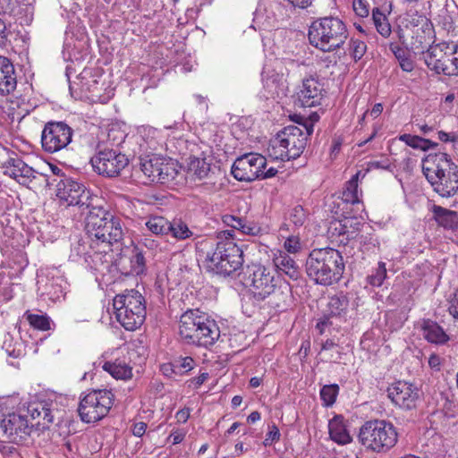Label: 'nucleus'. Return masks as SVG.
<instances>
[{
	"label": "nucleus",
	"mask_w": 458,
	"mask_h": 458,
	"mask_svg": "<svg viewBox=\"0 0 458 458\" xmlns=\"http://www.w3.org/2000/svg\"><path fill=\"white\" fill-rule=\"evenodd\" d=\"M28 413L32 420H37L36 424L42 428H47L54 421L51 403L46 401L30 403L28 406Z\"/></svg>",
	"instance_id": "nucleus-22"
},
{
	"label": "nucleus",
	"mask_w": 458,
	"mask_h": 458,
	"mask_svg": "<svg viewBox=\"0 0 458 458\" xmlns=\"http://www.w3.org/2000/svg\"><path fill=\"white\" fill-rule=\"evenodd\" d=\"M323 88L318 79L310 76L302 80L297 92V98L301 106L311 107L321 104Z\"/></svg>",
	"instance_id": "nucleus-20"
},
{
	"label": "nucleus",
	"mask_w": 458,
	"mask_h": 458,
	"mask_svg": "<svg viewBox=\"0 0 458 458\" xmlns=\"http://www.w3.org/2000/svg\"><path fill=\"white\" fill-rule=\"evenodd\" d=\"M360 176H365V173L358 171L348 182H346L342 193V199L344 202L355 204L359 202L358 181Z\"/></svg>",
	"instance_id": "nucleus-35"
},
{
	"label": "nucleus",
	"mask_w": 458,
	"mask_h": 458,
	"mask_svg": "<svg viewBox=\"0 0 458 458\" xmlns=\"http://www.w3.org/2000/svg\"><path fill=\"white\" fill-rule=\"evenodd\" d=\"M352 8L354 13L360 17H367L369 13V4L364 0H353Z\"/></svg>",
	"instance_id": "nucleus-49"
},
{
	"label": "nucleus",
	"mask_w": 458,
	"mask_h": 458,
	"mask_svg": "<svg viewBox=\"0 0 458 458\" xmlns=\"http://www.w3.org/2000/svg\"><path fill=\"white\" fill-rule=\"evenodd\" d=\"M389 49L399 62V65L403 71L410 72L414 69L413 61L411 59L409 50L402 47L395 43L389 45Z\"/></svg>",
	"instance_id": "nucleus-36"
},
{
	"label": "nucleus",
	"mask_w": 458,
	"mask_h": 458,
	"mask_svg": "<svg viewBox=\"0 0 458 458\" xmlns=\"http://www.w3.org/2000/svg\"><path fill=\"white\" fill-rule=\"evenodd\" d=\"M437 134L438 139L443 142H454L456 140V136L454 133H447L444 131H439Z\"/></svg>",
	"instance_id": "nucleus-60"
},
{
	"label": "nucleus",
	"mask_w": 458,
	"mask_h": 458,
	"mask_svg": "<svg viewBox=\"0 0 458 458\" xmlns=\"http://www.w3.org/2000/svg\"><path fill=\"white\" fill-rule=\"evenodd\" d=\"M417 45L412 43L411 50L421 54L427 67L437 74L458 76V44L454 41H442L424 46L420 39Z\"/></svg>",
	"instance_id": "nucleus-5"
},
{
	"label": "nucleus",
	"mask_w": 458,
	"mask_h": 458,
	"mask_svg": "<svg viewBox=\"0 0 458 458\" xmlns=\"http://www.w3.org/2000/svg\"><path fill=\"white\" fill-rule=\"evenodd\" d=\"M247 282L250 284V291L256 301L268 299V304L276 310H284L291 297L289 285L277 287L278 280L276 272L262 265L253 264L247 268Z\"/></svg>",
	"instance_id": "nucleus-1"
},
{
	"label": "nucleus",
	"mask_w": 458,
	"mask_h": 458,
	"mask_svg": "<svg viewBox=\"0 0 458 458\" xmlns=\"http://www.w3.org/2000/svg\"><path fill=\"white\" fill-rule=\"evenodd\" d=\"M222 221L226 226L231 227L233 230H238L242 234L258 235L261 230L260 227L254 223L249 222L245 218L229 214L224 215L222 216Z\"/></svg>",
	"instance_id": "nucleus-25"
},
{
	"label": "nucleus",
	"mask_w": 458,
	"mask_h": 458,
	"mask_svg": "<svg viewBox=\"0 0 458 458\" xmlns=\"http://www.w3.org/2000/svg\"><path fill=\"white\" fill-rule=\"evenodd\" d=\"M164 157L157 154H149L144 157H140L139 165L141 172L150 182H154L157 177V173L161 165H163Z\"/></svg>",
	"instance_id": "nucleus-28"
},
{
	"label": "nucleus",
	"mask_w": 458,
	"mask_h": 458,
	"mask_svg": "<svg viewBox=\"0 0 458 458\" xmlns=\"http://www.w3.org/2000/svg\"><path fill=\"white\" fill-rule=\"evenodd\" d=\"M367 46L364 41L360 39H352L350 42V53L355 60L362 58L366 53Z\"/></svg>",
	"instance_id": "nucleus-48"
},
{
	"label": "nucleus",
	"mask_w": 458,
	"mask_h": 458,
	"mask_svg": "<svg viewBox=\"0 0 458 458\" xmlns=\"http://www.w3.org/2000/svg\"><path fill=\"white\" fill-rule=\"evenodd\" d=\"M175 417L179 422L184 423L190 417V410L187 408L182 409L176 412Z\"/></svg>",
	"instance_id": "nucleus-62"
},
{
	"label": "nucleus",
	"mask_w": 458,
	"mask_h": 458,
	"mask_svg": "<svg viewBox=\"0 0 458 458\" xmlns=\"http://www.w3.org/2000/svg\"><path fill=\"white\" fill-rule=\"evenodd\" d=\"M140 244L148 248V250H155L158 247L159 243L156 240L150 239L147 234H144L140 240Z\"/></svg>",
	"instance_id": "nucleus-57"
},
{
	"label": "nucleus",
	"mask_w": 458,
	"mask_h": 458,
	"mask_svg": "<svg viewBox=\"0 0 458 458\" xmlns=\"http://www.w3.org/2000/svg\"><path fill=\"white\" fill-rule=\"evenodd\" d=\"M349 36L345 23L335 16L314 20L309 29L310 45L323 52L342 48Z\"/></svg>",
	"instance_id": "nucleus-7"
},
{
	"label": "nucleus",
	"mask_w": 458,
	"mask_h": 458,
	"mask_svg": "<svg viewBox=\"0 0 458 458\" xmlns=\"http://www.w3.org/2000/svg\"><path fill=\"white\" fill-rule=\"evenodd\" d=\"M56 196L67 206L89 208V191L86 187L71 177L64 176L56 182Z\"/></svg>",
	"instance_id": "nucleus-15"
},
{
	"label": "nucleus",
	"mask_w": 458,
	"mask_h": 458,
	"mask_svg": "<svg viewBox=\"0 0 458 458\" xmlns=\"http://www.w3.org/2000/svg\"><path fill=\"white\" fill-rule=\"evenodd\" d=\"M284 248L289 253H296L301 249L299 239L295 237H289L284 242Z\"/></svg>",
	"instance_id": "nucleus-52"
},
{
	"label": "nucleus",
	"mask_w": 458,
	"mask_h": 458,
	"mask_svg": "<svg viewBox=\"0 0 458 458\" xmlns=\"http://www.w3.org/2000/svg\"><path fill=\"white\" fill-rule=\"evenodd\" d=\"M194 360L191 357H185L180 360L174 362V368L171 367V370L174 374H183L193 369Z\"/></svg>",
	"instance_id": "nucleus-47"
},
{
	"label": "nucleus",
	"mask_w": 458,
	"mask_h": 458,
	"mask_svg": "<svg viewBox=\"0 0 458 458\" xmlns=\"http://www.w3.org/2000/svg\"><path fill=\"white\" fill-rule=\"evenodd\" d=\"M314 0H287L289 4L294 8L307 9L312 6ZM318 12L327 13L328 11L335 10L336 6L335 0H318Z\"/></svg>",
	"instance_id": "nucleus-37"
},
{
	"label": "nucleus",
	"mask_w": 458,
	"mask_h": 458,
	"mask_svg": "<svg viewBox=\"0 0 458 458\" xmlns=\"http://www.w3.org/2000/svg\"><path fill=\"white\" fill-rule=\"evenodd\" d=\"M420 327L423 336L428 343L445 344L448 342L449 336L437 322L431 319H423Z\"/></svg>",
	"instance_id": "nucleus-24"
},
{
	"label": "nucleus",
	"mask_w": 458,
	"mask_h": 458,
	"mask_svg": "<svg viewBox=\"0 0 458 458\" xmlns=\"http://www.w3.org/2000/svg\"><path fill=\"white\" fill-rule=\"evenodd\" d=\"M267 167L266 158L254 153L245 154L236 158L231 169L232 175L240 182H252L259 179L260 172Z\"/></svg>",
	"instance_id": "nucleus-16"
},
{
	"label": "nucleus",
	"mask_w": 458,
	"mask_h": 458,
	"mask_svg": "<svg viewBox=\"0 0 458 458\" xmlns=\"http://www.w3.org/2000/svg\"><path fill=\"white\" fill-rule=\"evenodd\" d=\"M449 312L454 318L458 319V292L454 294V297L451 301Z\"/></svg>",
	"instance_id": "nucleus-59"
},
{
	"label": "nucleus",
	"mask_w": 458,
	"mask_h": 458,
	"mask_svg": "<svg viewBox=\"0 0 458 458\" xmlns=\"http://www.w3.org/2000/svg\"><path fill=\"white\" fill-rule=\"evenodd\" d=\"M386 278V263L379 261L377 267L372 270V273L367 277L368 283L375 287H379L383 284Z\"/></svg>",
	"instance_id": "nucleus-42"
},
{
	"label": "nucleus",
	"mask_w": 458,
	"mask_h": 458,
	"mask_svg": "<svg viewBox=\"0 0 458 458\" xmlns=\"http://www.w3.org/2000/svg\"><path fill=\"white\" fill-rule=\"evenodd\" d=\"M179 335L186 344L209 347L220 337L215 319L199 310H188L180 317Z\"/></svg>",
	"instance_id": "nucleus-2"
},
{
	"label": "nucleus",
	"mask_w": 458,
	"mask_h": 458,
	"mask_svg": "<svg viewBox=\"0 0 458 458\" xmlns=\"http://www.w3.org/2000/svg\"><path fill=\"white\" fill-rule=\"evenodd\" d=\"M128 242L132 245L130 256V273L135 276H140L146 272V259L143 250L139 245H133L130 238Z\"/></svg>",
	"instance_id": "nucleus-30"
},
{
	"label": "nucleus",
	"mask_w": 458,
	"mask_h": 458,
	"mask_svg": "<svg viewBox=\"0 0 458 458\" xmlns=\"http://www.w3.org/2000/svg\"><path fill=\"white\" fill-rule=\"evenodd\" d=\"M399 140L404 142L407 146L422 151H428L429 149H435L438 143L432 141L428 139L422 138L418 135H411L404 133L399 136Z\"/></svg>",
	"instance_id": "nucleus-33"
},
{
	"label": "nucleus",
	"mask_w": 458,
	"mask_h": 458,
	"mask_svg": "<svg viewBox=\"0 0 458 458\" xmlns=\"http://www.w3.org/2000/svg\"><path fill=\"white\" fill-rule=\"evenodd\" d=\"M26 318L30 325L36 329L47 331L51 328V319L46 314L38 315L29 313L26 314Z\"/></svg>",
	"instance_id": "nucleus-44"
},
{
	"label": "nucleus",
	"mask_w": 458,
	"mask_h": 458,
	"mask_svg": "<svg viewBox=\"0 0 458 458\" xmlns=\"http://www.w3.org/2000/svg\"><path fill=\"white\" fill-rule=\"evenodd\" d=\"M0 453L4 458H21L19 450L12 445H0Z\"/></svg>",
	"instance_id": "nucleus-50"
},
{
	"label": "nucleus",
	"mask_w": 458,
	"mask_h": 458,
	"mask_svg": "<svg viewBox=\"0 0 458 458\" xmlns=\"http://www.w3.org/2000/svg\"><path fill=\"white\" fill-rule=\"evenodd\" d=\"M1 168L5 175L13 178L21 185H28L32 180L36 179L38 174L17 155L9 157L8 159L2 164Z\"/></svg>",
	"instance_id": "nucleus-19"
},
{
	"label": "nucleus",
	"mask_w": 458,
	"mask_h": 458,
	"mask_svg": "<svg viewBox=\"0 0 458 458\" xmlns=\"http://www.w3.org/2000/svg\"><path fill=\"white\" fill-rule=\"evenodd\" d=\"M432 212L437 223L447 229H454L458 225V214L455 211H452L442 208L440 206L434 205Z\"/></svg>",
	"instance_id": "nucleus-31"
},
{
	"label": "nucleus",
	"mask_w": 458,
	"mask_h": 458,
	"mask_svg": "<svg viewBox=\"0 0 458 458\" xmlns=\"http://www.w3.org/2000/svg\"><path fill=\"white\" fill-rule=\"evenodd\" d=\"M307 215L304 208L297 205L293 208L289 213V220L296 227L301 226L306 221Z\"/></svg>",
	"instance_id": "nucleus-46"
},
{
	"label": "nucleus",
	"mask_w": 458,
	"mask_h": 458,
	"mask_svg": "<svg viewBox=\"0 0 458 458\" xmlns=\"http://www.w3.org/2000/svg\"><path fill=\"white\" fill-rule=\"evenodd\" d=\"M259 179L272 178L277 174V170L274 167H270L268 169H262L260 172Z\"/></svg>",
	"instance_id": "nucleus-63"
},
{
	"label": "nucleus",
	"mask_w": 458,
	"mask_h": 458,
	"mask_svg": "<svg viewBox=\"0 0 458 458\" xmlns=\"http://www.w3.org/2000/svg\"><path fill=\"white\" fill-rule=\"evenodd\" d=\"M114 395L110 390H92L81 398L78 412L86 423H94L105 418L114 404Z\"/></svg>",
	"instance_id": "nucleus-11"
},
{
	"label": "nucleus",
	"mask_w": 458,
	"mask_h": 458,
	"mask_svg": "<svg viewBox=\"0 0 458 458\" xmlns=\"http://www.w3.org/2000/svg\"><path fill=\"white\" fill-rule=\"evenodd\" d=\"M327 307L329 317L345 318L349 311V298L344 293L335 294L329 297Z\"/></svg>",
	"instance_id": "nucleus-27"
},
{
	"label": "nucleus",
	"mask_w": 458,
	"mask_h": 458,
	"mask_svg": "<svg viewBox=\"0 0 458 458\" xmlns=\"http://www.w3.org/2000/svg\"><path fill=\"white\" fill-rule=\"evenodd\" d=\"M148 232L157 236L169 233L168 220L163 216H152L146 223Z\"/></svg>",
	"instance_id": "nucleus-38"
},
{
	"label": "nucleus",
	"mask_w": 458,
	"mask_h": 458,
	"mask_svg": "<svg viewBox=\"0 0 458 458\" xmlns=\"http://www.w3.org/2000/svg\"><path fill=\"white\" fill-rule=\"evenodd\" d=\"M424 162L422 172L427 180L440 196L449 198L458 191V167L445 153L428 155Z\"/></svg>",
	"instance_id": "nucleus-6"
},
{
	"label": "nucleus",
	"mask_w": 458,
	"mask_h": 458,
	"mask_svg": "<svg viewBox=\"0 0 458 458\" xmlns=\"http://www.w3.org/2000/svg\"><path fill=\"white\" fill-rule=\"evenodd\" d=\"M14 9L12 0H0V13L10 14Z\"/></svg>",
	"instance_id": "nucleus-54"
},
{
	"label": "nucleus",
	"mask_w": 458,
	"mask_h": 458,
	"mask_svg": "<svg viewBox=\"0 0 458 458\" xmlns=\"http://www.w3.org/2000/svg\"><path fill=\"white\" fill-rule=\"evenodd\" d=\"M359 442L368 450L386 453L398 441L395 427L385 420H370L360 428Z\"/></svg>",
	"instance_id": "nucleus-8"
},
{
	"label": "nucleus",
	"mask_w": 458,
	"mask_h": 458,
	"mask_svg": "<svg viewBox=\"0 0 458 458\" xmlns=\"http://www.w3.org/2000/svg\"><path fill=\"white\" fill-rule=\"evenodd\" d=\"M113 306L117 321L128 331L136 330L145 321V299L136 290H126L117 294Z\"/></svg>",
	"instance_id": "nucleus-9"
},
{
	"label": "nucleus",
	"mask_w": 458,
	"mask_h": 458,
	"mask_svg": "<svg viewBox=\"0 0 458 458\" xmlns=\"http://www.w3.org/2000/svg\"><path fill=\"white\" fill-rule=\"evenodd\" d=\"M169 233L179 240H185L190 238L192 233L190 231L188 225L181 220H174L173 222L168 221Z\"/></svg>",
	"instance_id": "nucleus-41"
},
{
	"label": "nucleus",
	"mask_w": 458,
	"mask_h": 458,
	"mask_svg": "<svg viewBox=\"0 0 458 458\" xmlns=\"http://www.w3.org/2000/svg\"><path fill=\"white\" fill-rule=\"evenodd\" d=\"M357 242L360 244V248L363 252H373L376 249L379 248V241L373 234H358Z\"/></svg>",
	"instance_id": "nucleus-43"
},
{
	"label": "nucleus",
	"mask_w": 458,
	"mask_h": 458,
	"mask_svg": "<svg viewBox=\"0 0 458 458\" xmlns=\"http://www.w3.org/2000/svg\"><path fill=\"white\" fill-rule=\"evenodd\" d=\"M185 435V432L182 429L174 430L169 435L167 441H172L173 445L180 444L183 441Z\"/></svg>",
	"instance_id": "nucleus-53"
},
{
	"label": "nucleus",
	"mask_w": 458,
	"mask_h": 458,
	"mask_svg": "<svg viewBox=\"0 0 458 458\" xmlns=\"http://www.w3.org/2000/svg\"><path fill=\"white\" fill-rule=\"evenodd\" d=\"M7 41V31L4 21L0 18V47H4Z\"/></svg>",
	"instance_id": "nucleus-61"
},
{
	"label": "nucleus",
	"mask_w": 458,
	"mask_h": 458,
	"mask_svg": "<svg viewBox=\"0 0 458 458\" xmlns=\"http://www.w3.org/2000/svg\"><path fill=\"white\" fill-rule=\"evenodd\" d=\"M73 131L64 122L47 123L41 133L44 151L53 154L66 148L72 141Z\"/></svg>",
	"instance_id": "nucleus-14"
},
{
	"label": "nucleus",
	"mask_w": 458,
	"mask_h": 458,
	"mask_svg": "<svg viewBox=\"0 0 458 458\" xmlns=\"http://www.w3.org/2000/svg\"><path fill=\"white\" fill-rule=\"evenodd\" d=\"M387 394L396 406L403 410H411L416 407L420 391L412 384L398 381L387 388Z\"/></svg>",
	"instance_id": "nucleus-18"
},
{
	"label": "nucleus",
	"mask_w": 458,
	"mask_h": 458,
	"mask_svg": "<svg viewBox=\"0 0 458 458\" xmlns=\"http://www.w3.org/2000/svg\"><path fill=\"white\" fill-rule=\"evenodd\" d=\"M85 230L90 238L108 246L114 243L125 245L129 232L120 217L98 207L89 210L85 218Z\"/></svg>",
	"instance_id": "nucleus-4"
},
{
	"label": "nucleus",
	"mask_w": 458,
	"mask_h": 458,
	"mask_svg": "<svg viewBox=\"0 0 458 458\" xmlns=\"http://www.w3.org/2000/svg\"><path fill=\"white\" fill-rule=\"evenodd\" d=\"M372 20L377 32L384 38H387L391 34V26L385 13L379 8L372 10Z\"/></svg>",
	"instance_id": "nucleus-39"
},
{
	"label": "nucleus",
	"mask_w": 458,
	"mask_h": 458,
	"mask_svg": "<svg viewBox=\"0 0 458 458\" xmlns=\"http://www.w3.org/2000/svg\"><path fill=\"white\" fill-rule=\"evenodd\" d=\"M280 436L281 434L278 428L275 424H273L270 427V430L266 435V438L263 441V445L265 446L271 445L274 442H277L279 440Z\"/></svg>",
	"instance_id": "nucleus-51"
},
{
	"label": "nucleus",
	"mask_w": 458,
	"mask_h": 458,
	"mask_svg": "<svg viewBox=\"0 0 458 458\" xmlns=\"http://www.w3.org/2000/svg\"><path fill=\"white\" fill-rule=\"evenodd\" d=\"M90 162L96 173L107 178H113L118 176L121 171L128 165L129 159L118 149L98 146V151Z\"/></svg>",
	"instance_id": "nucleus-13"
},
{
	"label": "nucleus",
	"mask_w": 458,
	"mask_h": 458,
	"mask_svg": "<svg viewBox=\"0 0 458 458\" xmlns=\"http://www.w3.org/2000/svg\"><path fill=\"white\" fill-rule=\"evenodd\" d=\"M339 393V386L337 384L326 385L320 390V398L324 405L331 406L335 403Z\"/></svg>",
	"instance_id": "nucleus-45"
},
{
	"label": "nucleus",
	"mask_w": 458,
	"mask_h": 458,
	"mask_svg": "<svg viewBox=\"0 0 458 458\" xmlns=\"http://www.w3.org/2000/svg\"><path fill=\"white\" fill-rule=\"evenodd\" d=\"M390 166H391V165L387 161H372L369 164V169L389 170Z\"/></svg>",
	"instance_id": "nucleus-58"
},
{
	"label": "nucleus",
	"mask_w": 458,
	"mask_h": 458,
	"mask_svg": "<svg viewBox=\"0 0 458 458\" xmlns=\"http://www.w3.org/2000/svg\"><path fill=\"white\" fill-rule=\"evenodd\" d=\"M189 168L200 180L207 178L211 172L210 164L205 158H193L190 163Z\"/></svg>",
	"instance_id": "nucleus-40"
},
{
	"label": "nucleus",
	"mask_w": 458,
	"mask_h": 458,
	"mask_svg": "<svg viewBox=\"0 0 458 458\" xmlns=\"http://www.w3.org/2000/svg\"><path fill=\"white\" fill-rule=\"evenodd\" d=\"M307 144V138L303 129L289 125L280 131L276 139V145L273 148L276 158L282 161L296 159L303 152Z\"/></svg>",
	"instance_id": "nucleus-12"
},
{
	"label": "nucleus",
	"mask_w": 458,
	"mask_h": 458,
	"mask_svg": "<svg viewBox=\"0 0 458 458\" xmlns=\"http://www.w3.org/2000/svg\"><path fill=\"white\" fill-rule=\"evenodd\" d=\"M146 429H147V423L142 422V421L136 422V423H134L133 428H132V434L135 437H140L145 434Z\"/></svg>",
	"instance_id": "nucleus-56"
},
{
	"label": "nucleus",
	"mask_w": 458,
	"mask_h": 458,
	"mask_svg": "<svg viewBox=\"0 0 458 458\" xmlns=\"http://www.w3.org/2000/svg\"><path fill=\"white\" fill-rule=\"evenodd\" d=\"M274 264L279 271L293 280H297L301 276L299 266L295 260L285 252H280L279 255L276 256L274 258Z\"/></svg>",
	"instance_id": "nucleus-26"
},
{
	"label": "nucleus",
	"mask_w": 458,
	"mask_h": 458,
	"mask_svg": "<svg viewBox=\"0 0 458 458\" xmlns=\"http://www.w3.org/2000/svg\"><path fill=\"white\" fill-rule=\"evenodd\" d=\"M178 174L179 172L176 168V165L173 161L165 157L163 160V165L160 166L158 173H157V177L155 178L154 182L162 184L170 183L176 179Z\"/></svg>",
	"instance_id": "nucleus-34"
},
{
	"label": "nucleus",
	"mask_w": 458,
	"mask_h": 458,
	"mask_svg": "<svg viewBox=\"0 0 458 458\" xmlns=\"http://www.w3.org/2000/svg\"><path fill=\"white\" fill-rule=\"evenodd\" d=\"M27 417L18 413L3 415L0 419V436L13 443H21L28 439L32 430Z\"/></svg>",
	"instance_id": "nucleus-17"
},
{
	"label": "nucleus",
	"mask_w": 458,
	"mask_h": 458,
	"mask_svg": "<svg viewBox=\"0 0 458 458\" xmlns=\"http://www.w3.org/2000/svg\"><path fill=\"white\" fill-rule=\"evenodd\" d=\"M341 252L333 248L314 249L306 259V273L317 284L332 285L338 283L344 272Z\"/></svg>",
	"instance_id": "nucleus-3"
},
{
	"label": "nucleus",
	"mask_w": 458,
	"mask_h": 458,
	"mask_svg": "<svg viewBox=\"0 0 458 458\" xmlns=\"http://www.w3.org/2000/svg\"><path fill=\"white\" fill-rule=\"evenodd\" d=\"M262 83L264 89L271 97H278L285 88L284 74L275 69L264 70L262 72Z\"/></svg>",
	"instance_id": "nucleus-23"
},
{
	"label": "nucleus",
	"mask_w": 458,
	"mask_h": 458,
	"mask_svg": "<svg viewBox=\"0 0 458 458\" xmlns=\"http://www.w3.org/2000/svg\"><path fill=\"white\" fill-rule=\"evenodd\" d=\"M17 86L15 69L13 63L0 55V95L6 96L13 92Z\"/></svg>",
	"instance_id": "nucleus-21"
},
{
	"label": "nucleus",
	"mask_w": 458,
	"mask_h": 458,
	"mask_svg": "<svg viewBox=\"0 0 458 458\" xmlns=\"http://www.w3.org/2000/svg\"><path fill=\"white\" fill-rule=\"evenodd\" d=\"M102 368L116 379H127L132 375L131 368L125 361L120 360H115L114 362L106 361Z\"/></svg>",
	"instance_id": "nucleus-32"
},
{
	"label": "nucleus",
	"mask_w": 458,
	"mask_h": 458,
	"mask_svg": "<svg viewBox=\"0 0 458 458\" xmlns=\"http://www.w3.org/2000/svg\"><path fill=\"white\" fill-rule=\"evenodd\" d=\"M419 24H421V29L424 33L427 31L431 32L433 28L432 23L425 16H419L417 23H415V25L418 26Z\"/></svg>",
	"instance_id": "nucleus-55"
},
{
	"label": "nucleus",
	"mask_w": 458,
	"mask_h": 458,
	"mask_svg": "<svg viewBox=\"0 0 458 458\" xmlns=\"http://www.w3.org/2000/svg\"><path fill=\"white\" fill-rule=\"evenodd\" d=\"M219 241H233V229L223 231L218 235Z\"/></svg>",
	"instance_id": "nucleus-64"
},
{
	"label": "nucleus",
	"mask_w": 458,
	"mask_h": 458,
	"mask_svg": "<svg viewBox=\"0 0 458 458\" xmlns=\"http://www.w3.org/2000/svg\"><path fill=\"white\" fill-rule=\"evenodd\" d=\"M330 437L339 445H346L352 442L350 436L342 416H335L328 423Z\"/></svg>",
	"instance_id": "nucleus-29"
},
{
	"label": "nucleus",
	"mask_w": 458,
	"mask_h": 458,
	"mask_svg": "<svg viewBox=\"0 0 458 458\" xmlns=\"http://www.w3.org/2000/svg\"><path fill=\"white\" fill-rule=\"evenodd\" d=\"M243 265V251L233 241H218L213 252H208L206 266L209 271L229 276Z\"/></svg>",
	"instance_id": "nucleus-10"
}]
</instances>
